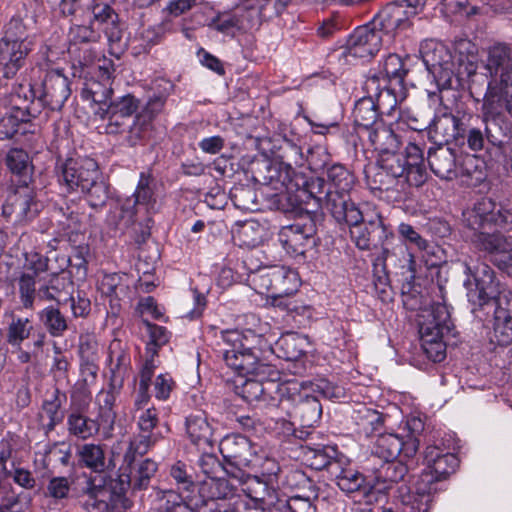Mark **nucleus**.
Wrapping results in <instances>:
<instances>
[{
    "label": "nucleus",
    "instance_id": "f257e3e1",
    "mask_svg": "<svg viewBox=\"0 0 512 512\" xmlns=\"http://www.w3.org/2000/svg\"><path fill=\"white\" fill-rule=\"evenodd\" d=\"M486 89L482 98L481 117L487 143L503 148L512 137V44L497 42L485 51L481 59Z\"/></svg>",
    "mask_w": 512,
    "mask_h": 512
},
{
    "label": "nucleus",
    "instance_id": "f03ea898",
    "mask_svg": "<svg viewBox=\"0 0 512 512\" xmlns=\"http://www.w3.org/2000/svg\"><path fill=\"white\" fill-rule=\"evenodd\" d=\"M490 198H482L468 213L466 221L473 234L471 241L473 245L491 255H502L501 262L507 267L508 262L512 265V249L507 239L499 232H488L487 227L492 224L503 229H512V210L499 208Z\"/></svg>",
    "mask_w": 512,
    "mask_h": 512
},
{
    "label": "nucleus",
    "instance_id": "7ed1b4c3",
    "mask_svg": "<svg viewBox=\"0 0 512 512\" xmlns=\"http://www.w3.org/2000/svg\"><path fill=\"white\" fill-rule=\"evenodd\" d=\"M216 345L226 364L239 375L260 376L269 369L260 363V355L269 343L262 335L251 330L243 335L238 330L221 331Z\"/></svg>",
    "mask_w": 512,
    "mask_h": 512
},
{
    "label": "nucleus",
    "instance_id": "20e7f679",
    "mask_svg": "<svg viewBox=\"0 0 512 512\" xmlns=\"http://www.w3.org/2000/svg\"><path fill=\"white\" fill-rule=\"evenodd\" d=\"M472 118V114L464 110L445 109L435 115L429 130V139L435 144L466 143L470 150L481 151L487 143L486 133L480 128L470 127Z\"/></svg>",
    "mask_w": 512,
    "mask_h": 512
},
{
    "label": "nucleus",
    "instance_id": "39448f33",
    "mask_svg": "<svg viewBox=\"0 0 512 512\" xmlns=\"http://www.w3.org/2000/svg\"><path fill=\"white\" fill-rule=\"evenodd\" d=\"M443 53L450 58L443 46L436 47L432 54L426 52L423 56V60L433 75L438 88L440 90L458 89L465 82H468L471 95L480 94L484 87V70L480 67L482 72L477 73V66L474 61L464 62L458 59V69L455 72L453 61L450 59L441 60Z\"/></svg>",
    "mask_w": 512,
    "mask_h": 512
},
{
    "label": "nucleus",
    "instance_id": "423d86ee",
    "mask_svg": "<svg viewBox=\"0 0 512 512\" xmlns=\"http://www.w3.org/2000/svg\"><path fill=\"white\" fill-rule=\"evenodd\" d=\"M427 468L421 473L416 482V496L409 506L408 512H429L432 493L436 491V482L445 480L454 473L459 465V459L453 453H443L436 446H428L424 452Z\"/></svg>",
    "mask_w": 512,
    "mask_h": 512
},
{
    "label": "nucleus",
    "instance_id": "0eeeda50",
    "mask_svg": "<svg viewBox=\"0 0 512 512\" xmlns=\"http://www.w3.org/2000/svg\"><path fill=\"white\" fill-rule=\"evenodd\" d=\"M336 221L350 227V237L360 250H372L383 247L393 236L381 215L365 220L362 211L354 202L348 203L346 209L336 211Z\"/></svg>",
    "mask_w": 512,
    "mask_h": 512
},
{
    "label": "nucleus",
    "instance_id": "6e6552de",
    "mask_svg": "<svg viewBox=\"0 0 512 512\" xmlns=\"http://www.w3.org/2000/svg\"><path fill=\"white\" fill-rule=\"evenodd\" d=\"M452 328L449 309L442 303L433 304L425 321L419 324L422 349L433 362H441L445 359L444 337L451 333Z\"/></svg>",
    "mask_w": 512,
    "mask_h": 512
},
{
    "label": "nucleus",
    "instance_id": "1a4fd4ad",
    "mask_svg": "<svg viewBox=\"0 0 512 512\" xmlns=\"http://www.w3.org/2000/svg\"><path fill=\"white\" fill-rule=\"evenodd\" d=\"M406 439L395 433H379L371 448L372 455L380 460H396L399 456L413 458L419 449V436L424 431V423L418 417L406 421Z\"/></svg>",
    "mask_w": 512,
    "mask_h": 512
},
{
    "label": "nucleus",
    "instance_id": "9d476101",
    "mask_svg": "<svg viewBox=\"0 0 512 512\" xmlns=\"http://www.w3.org/2000/svg\"><path fill=\"white\" fill-rule=\"evenodd\" d=\"M38 298L43 301H53L61 306L70 302L72 315L75 318L86 317L91 311L90 299L80 292L74 296V283L65 274L52 273L38 287Z\"/></svg>",
    "mask_w": 512,
    "mask_h": 512
},
{
    "label": "nucleus",
    "instance_id": "9b49d317",
    "mask_svg": "<svg viewBox=\"0 0 512 512\" xmlns=\"http://www.w3.org/2000/svg\"><path fill=\"white\" fill-rule=\"evenodd\" d=\"M98 163L89 157L67 158L58 160L55 174L58 184L67 193L81 191L98 176Z\"/></svg>",
    "mask_w": 512,
    "mask_h": 512
},
{
    "label": "nucleus",
    "instance_id": "f8f14e48",
    "mask_svg": "<svg viewBox=\"0 0 512 512\" xmlns=\"http://www.w3.org/2000/svg\"><path fill=\"white\" fill-rule=\"evenodd\" d=\"M42 208L35 188L30 183L18 184L3 204L2 214L17 225H25L34 220Z\"/></svg>",
    "mask_w": 512,
    "mask_h": 512
},
{
    "label": "nucleus",
    "instance_id": "ddd939ff",
    "mask_svg": "<svg viewBox=\"0 0 512 512\" xmlns=\"http://www.w3.org/2000/svg\"><path fill=\"white\" fill-rule=\"evenodd\" d=\"M296 389L287 381L248 378L242 384L240 394L247 403L276 407L283 403V394H293Z\"/></svg>",
    "mask_w": 512,
    "mask_h": 512
},
{
    "label": "nucleus",
    "instance_id": "4468645a",
    "mask_svg": "<svg viewBox=\"0 0 512 512\" xmlns=\"http://www.w3.org/2000/svg\"><path fill=\"white\" fill-rule=\"evenodd\" d=\"M91 403V396L84 387L71 391L69 412L66 427L69 436L79 440H87L96 435V425L87 413Z\"/></svg>",
    "mask_w": 512,
    "mask_h": 512
},
{
    "label": "nucleus",
    "instance_id": "2eb2a0df",
    "mask_svg": "<svg viewBox=\"0 0 512 512\" xmlns=\"http://www.w3.org/2000/svg\"><path fill=\"white\" fill-rule=\"evenodd\" d=\"M30 93L34 100L52 111H59L71 94L69 79L58 71L48 72L40 84H31Z\"/></svg>",
    "mask_w": 512,
    "mask_h": 512
},
{
    "label": "nucleus",
    "instance_id": "dca6fc26",
    "mask_svg": "<svg viewBox=\"0 0 512 512\" xmlns=\"http://www.w3.org/2000/svg\"><path fill=\"white\" fill-rule=\"evenodd\" d=\"M104 126L108 135H124L123 142L129 147L142 144L150 132V120L142 114H136L133 118L118 114L107 113Z\"/></svg>",
    "mask_w": 512,
    "mask_h": 512
},
{
    "label": "nucleus",
    "instance_id": "f3484780",
    "mask_svg": "<svg viewBox=\"0 0 512 512\" xmlns=\"http://www.w3.org/2000/svg\"><path fill=\"white\" fill-rule=\"evenodd\" d=\"M287 384L296 386L295 393L283 394V403L289 402L292 405L290 414L298 418L304 427L314 426L321 417L322 406L316 396L311 395L306 382L296 379L287 380Z\"/></svg>",
    "mask_w": 512,
    "mask_h": 512
},
{
    "label": "nucleus",
    "instance_id": "a211bd4d",
    "mask_svg": "<svg viewBox=\"0 0 512 512\" xmlns=\"http://www.w3.org/2000/svg\"><path fill=\"white\" fill-rule=\"evenodd\" d=\"M129 467V474L122 473L117 479L107 480L101 476L95 477L92 480H96L97 483H101L100 480L105 481L106 487L112 491L113 498L114 496L124 494L128 487H132L134 490L146 489L150 479L157 471V464L151 459L142 460L135 466L130 465Z\"/></svg>",
    "mask_w": 512,
    "mask_h": 512
},
{
    "label": "nucleus",
    "instance_id": "6ab92c4d",
    "mask_svg": "<svg viewBox=\"0 0 512 512\" xmlns=\"http://www.w3.org/2000/svg\"><path fill=\"white\" fill-rule=\"evenodd\" d=\"M416 14V7L408 3V0H404L401 3L385 6L374 18V24L379 27L383 35L392 38L410 29L411 18Z\"/></svg>",
    "mask_w": 512,
    "mask_h": 512
},
{
    "label": "nucleus",
    "instance_id": "aec40b11",
    "mask_svg": "<svg viewBox=\"0 0 512 512\" xmlns=\"http://www.w3.org/2000/svg\"><path fill=\"white\" fill-rule=\"evenodd\" d=\"M466 272L471 274L473 282L467 281L468 301L478 308H483L490 304V300L495 298L498 289V283L495 281L494 271L487 264L480 263L474 270L466 266Z\"/></svg>",
    "mask_w": 512,
    "mask_h": 512
},
{
    "label": "nucleus",
    "instance_id": "412c9836",
    "mask_svg": "<svg viewBox=\"0 0 512 512\" xmlns=\"http://www.w3.org/2000/svg\"><path fill=\"white\" fill-rule=\"evenodd\" d=\"M383 34L374 20L355 29L347 40L343 55L345 57L368 59L373 57L381 48Z\"/></svg>",
    "mask_w": 512,
    "mask_h": 512
},
{
    "label": "nucleus",
    "instance_id": "4be33fe9",
    "mask_svg": "<svg viewBox=\"0 0 512 512\" xmlns=\"http://www.w3.org/2000/svg\"><path fill=\"white\" fill-rule=\"evenodd\" d=\"M294 272H285L282 270L274 271L271 274V286L273 292V304L282 307L289 313L296 315L310 316V307L299 304L297 300L289 296L297 291V278Z\"/></svg>",
    "mask_w": 512,
    "mask_h": 512
},
{
    "label": "nucleus",
    "instance_id": "5701e85b",
    "mask_svg": "<svg viewBox=\"0 0 512 512\" xmlns=\"http://www.w3.org/2000/svg\"><path fill=\"white\" fill-rule=\"evenodd\" d=\"M316 225L309 219L305 223L295 222L283 226L278 238L282 247L291 255H304L308 248L315 245Z\"/></svg>",
    "mask_w": 512,
    "mask_h": 512
},
{
    "label": "nucleus",
    "instance_id": "b1692460",
    "mask_svg": "<svg viewBox=\"0 0 512 512\" xmlns=\"http://www.w3.org/2000/svg\"><path fill=\"white\" fill-rule=\"evenodd\" d=\"M495 305L494 336L499 345L512 342V291L497 289L495 298L490 300Z\"/></svg>",
    "mask_w": 512,
    "mask_h": 512
},
{
    "label": "nucleus",
    "instance_id": "393cba45",
    "mask_svg": "<svg viewBox=\"0 0 512 512\" xmlns=\"http://www.w3.org/2000/svg\"><path fill=\"white\" fill-rule=\"evenodd\" d=\"M219 450L228 463L239 469L254 465L256 452L251 441L243 435H227L220 441Z\"/></svg>",
    "mask_w": 512,
    "mask_h": 512
},
{
    "label": "nucleus",
    "instance_id": "a878e982",
    "mask_svg": "<svg viewBox=\"0 0 512 512\" xmlns=\"http://www.w3.org/2000/svg\"><path fill=\"white\" fill-rule=\"evenodd\" d=\"M114 73L111 62L104 63L98 67L97 78H91L85 82L81 91V97L85 101L98 104L99 107L106 106V103L113 94L112 76Z\"/></svg>",
    "mask_w": 512,
    "mask_h": 512
},
{
    "label": "nucleus",
    "instance_id": "bb28decb",
    "mask_svg": "<svg viewBox=\"0 0 512 512\" xmlns=\"http://www.w3.org/2000/svg\"><path fill=\"white\" fill-rule=\"evenodd\" d=\"M303 191L315 201L318 207L329 210L335 220L336 211L341 210L343 212L349 203L342 200L335 192H332L331 187L320 177H312L304 181Z\"/></svg>",
    "mask_w": 512,
    "mask_h": 512
},
{
    "label": "nucleus",
    "instance_id": "cd10ccee",
    "mask_svg": "<svg viewBox=\"0 0 512 512\" xmlns=\"http://www.w3.org/2000/svg\"><path fill=\"white\" fill-rule=\"evenodd\" d=\"M165 505L172 512H219L220 505L216 500L201 497L200 494L177 495L174 491L165 492Z\"/></svg>",
    "mask_w": 512,
    "mask_h": 512
},
{
    "label": "nucleus",
    "instance_id": "c85d7f7f",
    "mask_svg": "<svg viewBox=\"0 0 512 512\" xmlns=\"http://www.w3.org/2000/svg\"><path fill=\"white\" fill-rule=\"evenodd\" d=\"M237 486H241L242 492L249 498L248 502L258 503L266 506L277 505V493L257 476L245 475L239 470L234 477Z\"/></svg>",
    "mask_w": 512,
    "mask_h": 512
},
{
    "label": "nucleus",
    "instance_id": "c756f323",
    "mask_svg": "<svg viewBox=\"0 0 512 512\" xmlns=\"http://www.w3.org/2000/svg\"><path fill=\"white\" fill-rule=\"evenodd\" d=\"M427 161L431 171L440 179L452 180L459 176L455 151L444 144L430 148Z\"/></svg>",
    "mask_w": 512,
    "mask_h": 512
},
{
    "label": "nucleus",
    "instance_id": "7c9ffc66",
    "mask_svg": "<svg viewBox=\"0 0 512 512\" xmlns=\"http://www.w3.org/2000/svg\"><path fill=\"white\" fill-rule=\"evenodd\" d=\"M186 434L192 444L205 450L215 443L214 427L204 412L189 415L185 422Z\"/></svg>",
    "mask_w": 512,
    "mask_h": 512
},
{
    "label": "nucleus",
    "instance_id": "2f4dec72",
    "mask_svg": "<svg viewBox=\"0 0 512 512\" xmlns=\"http://www.w3.org/2000/svg\"><path fill=\"white\" fill-rule=\"evenodd\" d=\"M169 31H171V22L168 19L158 25L144 28L132 38L131 54L135 57L148 54L154 46L161 43L164 35Z\"/></svg>",
    "mask_w": 512,
    "mask_h": 512
},
{
    "label": "nucleus",
    "instance_id": "473e14b6",
    "mask_svg": "<svg viewBox=\"0 0 512 512\" xmlns=\"http://www.w3.org/2000/svg\"><path fill=\"white\" fill-rule=\"evenodd\" d=\"M32 51L29 47L7 44L0 41V75L5 79H13L26 63Z\"/></svg>",
    "mask_w": 512,
    "mask_h": 512
},
{
    "label": "nucleus",
    "instance_id": "72a5a7b5",
    "mask_svg": "<svg viewBox=\"0 0 512 512\" xmlns=\"http://www.w3.org/2000/svg\"><path fill=\"white\" fill-rule=\"evenodd\" d=\"M138 212L132 197L118 199L108 211L105 223L112 230L124 231L136 222Z\"/></svg>",
    "mask_w": 512,
    "mask_h": 512
},
{
    "label": "nucleus",
    "instance_id": "f704fd0d",
    "mask_svg": "<svg viewBox=\"0 0 512 512\" xmlns=\"http://www.w3.org/2000/svg\"><path fill=\"white\" fill-rule=\"evenodd\" d=\"M89 480L83 493L85 500L82 507L87 512H109L112 502V491L107 488L105 481Z\"/></svg>",
    "mask_w": 512,
    "mask_h": 512
},
{
    "label": "nucleus",
    "instance_id": "c9c22d12",
    "mask_svg": "<svg viewBox=\"0 0 512 512\" xmlns=\"http://www.w3.org/2000/svg\"><path fill=\"white\" fill-rule=\"evenodd\" d=\"M230 479H226L223 477H212L206 478L201 481L198 494L201 497H206L212 500H220V499H228L234 496L237 492V482L234 479L237 476V473H229Z\"/></svg>",
    "mask_w": 512,
    "mask_h": 512
},
{
    "label": "nucleus",
    "instance_id": "e433bc0d",
    "mask_svg": "<svg viewBox=\"0 0 512 512\" xmlns=\"http://www.w3.org/2000/svg\"><path fill=\"white\" fill-rule=\"evenodd\" d=\"M66 400V393L58 388H55L44 399L41 406L40 417L43 421L47 420V422L44 423L46 432L54 430L55 427L63 421L64 411L62 406Z\"/></svg>",
    "mask_w": 512,
    "mask_h": 512
},
{
    "label": "nucleus",
    "instance_id": "4c0bfd02",
    "mask_svg": "<svg viewBox=\"0 0 512 512\" xmlns=\"http://www.w3.org/2000/svg\"><path fill=\"white\" fill-rule=\"evenodd\" d=\"M110 380L115 388H122L131 365L129 353L121 346L120 341H113L109 347Z\"/></svg>",
    "mask_w": 512,
    "mask_h": 512
},
{
    "label": "nucleus",
    "instance_id": "58836bf2",
    "mask_svg": "<svg viewBox=\"0 0 512 512\" xmlns=\"http://www.w3.org/2000/svg\"><path fill=\"white\" fill-rule=\"evenodd\" d=\"M365 133L371 146L379 155L397 152L400 141L390 125L382 121L376 123L374 127L368 129Z\"/></svg>",
    "mask_w": 512,
    "mask_h": 512
},
{
    "label": "nucleus",
    "instance_id": "ea45409f",
    "mask_svg": "<svg viewBox=\"0 0 512 512\" xmlns=\"http://www.w3.org/2000/svg\"><path fill=\"white\" fill-rule=\"evenodd\" d=\"M9 322L5 331V341L12 348H19L23 342L29 339L34 327L28 317L16 315L13 311L5 313Z\"/></svg>",
    "mask_w": 512,
    "mask_h": 512
},
{
    "label": "nucleus",
    "instance_id": "a19ab883",
    "mask_svg": "<svg viewBox=\"0 0 512 512\" xmlns=\"http://www.w3.org/2000/svg\"><path fill=\"white\" fill-rule=\"evenodd\" d=\"M232 233L233 240L240 247L254 248L263 241L266 229L258 221L250 219L236 224Z\"/></svg>",
    "mask_w": 512,
    "mask_h": 512
},
{
    "label": "nucleus",
    "instance_id": "79ce46f5",
    "mask_svg": "<svg viewBox=\"0 0 512 512\" xmlns=\"http://www.w3.org/2000/svg\"><path fill=\"white\" fill-rule=\"evenodd\" d=\"M328 186L331 187L332 192L338 194L345 202H352L349 196L355 179L354 175L342 164H333L327 168Z\"/></svg>",
    "mask_w": 512,
    "mask_h": 512
},
{
    "label": "nucleus",
    "instance_id": "37998d69",
    "mask_svg": "<svg viewBox=\"0 0 512 512\" xmlns=\"http://www.w3.org/2000/svg\"><path fill=\"white\" fill-rule=\"evenodd\" d=\"M156 182L150 172H141L134 193L130 196L133 198L135 208L143 207L146 212L154 209L156 204L155 196Z\"/></svg>",
    "mask_w": 512,
    "mask_h": 512
},
{
    "label": "nucleus",
    "instance_id": "c03bdc74",
    "mask_svg": "<svg viewBox=\"0 0 512 512\" xmlns=\"http://www.w3.org/2000/svg\"><path fill=\"white\" fill-rule=\"evenodd\" d=\"M308 347L307 338L298 333H286L276 342L278 356L289 361L300 359Z\"/></svg>",
    "mask_w": 512,
    "mask_h": 512
},
{
    "label": "nucleus",
    "instance_id": "a18cd8bd",
    "mask_svg": "<svg viewBox=\"0 0 512 512\" xmlns=\"http://www.w3.org/2000/svg\"><path fill=\"white\" fill-rule=\"evenodd\" d=\"M353 419L360 435L371 437L379 433L384 426V418L378 411L360 406L354 412Z\"/></svg>",
    "mask_w": 512,
    "mask_h": 512
},
{
    "label": "nucleus",
    "instance_id": "49530a36",
    "mask_svg": "<svg viewBox=\"0 0 512 512\" xmlns=\"http://www.w3.org/2000/svg\"><path fill=\"white\" fill-rule=\"evenodd\" d=\"M332 476L335 477L337 486L345 493H353L363 486L364 476L356 469L346 465V459L342 458L340 463L333 465Z\"/></svg>",
    "mask_w": 512,
    "mask_h": 512
},
{
    "label": "nucleus",
    "instance_id": "de8ad7c7",
    "mask_svg": "<svg viewBox=\"0 0 512 512\" xmlns=\"http://www.w3.org/2000/svg\"><path fill=\"white\" fill-rule=\"evenodd\" d=\"M5 164L12 174L20 178L19 184L31 182L33 166L25 150L20 148L10 149L6 154Z\"/></svg>",
    "mask_w": 512,
    "mask_h": 512
},
{
    "label": "nucleus",
    "instance_id": "09e8293b",
    "mask_svg": "<svg viewBox=\"0 0 512 512\" xmlns=\"http://www.w3.org/2000/svg\"><path fill=\"white\" fill-rule=\"evenodd\" d=\"M38 319L52 337H62L68 330V319L58 305H50L39 311Z\"/></svg>",
    "mask_w": 512,
    "mask_h": 512
},
{
    "label": "nucleus",
    "instance_id": "8fccbe9b",
    "mask_svg": "<svg viewBox=\"0 0 512 512\" xmlns=\"http://www.w3.org/2000/svg\"><path fill=\"white\" fill-rule=\"evenodd\" d=\"M380 111L377 108L374 100L370 97H362L354 106L353 119L357 127L362 128L364 132L374 127L376 123L382 122L379 120Z\"/></svg>",
    "mask_w": 512,
    "mask_h": 512
},
{
    "label": "nucleus",
    "instance_id": "3c124183",
    "mask_svg": "<svg viewBox=\"0 0 512 512\" xmlns=\"http://www.w3.org/2000/svg\"><path fill=\"white\" fill-rule=\"evenodd\" d=\"M373 471L376 483L389 488L393 483L403 480L408 467L401 460H382L380 466L374 467Z\"/></svg>",
    "mask_w": 512,
    "mask_h": 512
},
{
    "label": "nucleus",
    "instance_id": "603ef678",
    "mask_svg": "<svg viewBox=\"0 0 512 512\" xmlns=\"http://www.w3.org/2000/svg\"><path fill=\"white\" fill-rule=\"evenodd\" d=\"M139 104L140 101L135 96L127 94L111 101L105 107H98L94 114L100 119H105L107 113L133 118L138 114Z\"/></svg>",
    "mask_w": 512,
    "mask_h": 512
},
{
    "label": "nucleus",
    "instance_id": "864d4df0",
    "mask_svg": "<svg viewBox=\"0 0 512 512\" xmlns=\"http://www.w3.org/2000/svg\"><path fill=\"white\" fill-rule=\"evenodd\" d=\"M0 41L11 45L33 48V40L27 32V27L21 18L13 17L5 25Z\"/></svg>",
    "mask_w": 512,
    "mask_h": 512
},
{
    "label": "nucleus",
    "instance_id": "5fc2aeb1",
    "mask_svg": "<svg viewBox=\"0 0 512 512\" xmlns=\"http://www.w3.org/2000/svg\"><path fill=\"white\" fill-rule=\"evenodd\" d=\"M80 192L85 195L89 206L93 209L104 207L110 198L109 184L103 179L100 170L98 176L94 177L88 187H84Z\"/></svg>",
    "mask_w": 512,
    "mask_h": 512
},
{
    "label": "nucleus",
    "instance_id": "6e6d98bb",
    "mask_svg": "<svg viewBox=\"0 0 512 512\" xmlns=\"http://www.w3.org/2000/svg\"><path fill=\"white\" fill-rule=\"evenodd\" d=\"M246 17L250 29H257L264 21L276 17L271 0H253L246 5Z\"/></svg>",
    "mask_w": 512,
    "mask_h": 512
},
{
    "label": "nucleus",
    "instance_id": "4d7b16f0",
    "mask_svg": "<svg viewBox=\"0 0 512 512\" xmlns=\"http://www.w3.org/2000/svg\"><path fill=\"white\" fill-rule=\"evenodd\" d=\"M78 455L84 466L96 473H102L109 467L104 449L99 444H83L79 447Z\"/></svg>",
    "mask_w": 512,
    "mask_h": 512
},
{
    "label": "nucleus",
    "instance_id": "13d9d810",
    "mask_svg": "<svg viewBox=\"0 0 512 512\" xmlns=\"http://www.w3.org/2000/svg\"><path fill=\"white\" fill-rule=\"evenodd\" d=\"M19 300L24 309H34L35 300L38 297L36 278L30 273H21L18 278Z\"/></svg>",
    "mask_w": 512,
    "mask_h": 512
},
{
    "label": "nucleus",
    "instance_id": "bf43d9fd",
    "mask_svg": "<svg viewBox=\"0 0 512 512\" xmlns=\"http://www.w3.org/2000/svg\"><path fill=\"white\" fill-rule=\"evenodd\" d=\"M170 477L178 487L179 493H176L177 495H187L195 492L196 485L193 476L185 463L177 461L173 464L170 468Z\"/></svg>",
    "mask_w": 512,
    "mask_h": 512
},
{
    "label": "nucleus",
    "instance_id": "052dcab7",
    "mask_svg": "<svg viewBox=\"0 0 512 512\" xmlns=\"http://www.w3.org/2000/svg\"><path fill=\"white\" fill-rule=\"evenodd\" d=\"M310 466L316 470L326 469L332 474L333 465L340 463L342 458L337 457V450L334 447L326 446L311 450Z\"/></svg>",
    "mask_w": 512,
    "mask_h": 512
},
{
    "label": "nucleus",
    "instance_id": "680f3d73",
    "mask_svg": "<svg viewBox=\"0 0 512 512\" xmlns=\"http://www.w3.org/2000/svg\"><path fill=\"white\" fill-rule=\"evenodd\" d=\"M71 491V482L67 477H52L47 484L45 496L55 505H63L68 500Z\"/></svg>",
    "mask_w": 512,
    "mask_h": 512
},
{
    "label": "nucleus",
    "instance_id": "e2e57ef3",
    "mask_svg": "<svg viewBox=\"0 0 512 512\" xmlns=\"http://www.w3.org/2000/svg\"><path fill=\"white\" fill-rule=\"evenodd\" d=\"M370 188L378 191H389L395 188L398 180L379 165L370 167L366 172Z\"/></svg>",
    "mask_w": 512,
    "mask_h": 512
},
{
    "label": "nucleus",
    "instance_id": "0e129e2a",
    "mask_svg": "<svg viewBox=\"0 0 512 512\" xmlns=\"http://www.w3.org/2000/svg\"><path fill=\"white\" fill-rule=\"evenodd\" d=\"M402 58L397 54H389L383 62L380 73L388 79L389 82L395 81L402 84L407 74Z\"/></svg>",
    "mask_w": 512,
    "mask_h": 512
},
{
    "label": "nucleus",
    "instance_id": "69168bd1",
    "mask_svg": "<svg viewBox=\"0 0 512 512\" xmlns=\"http://www.w3.org/2000/svg\"><path fill=\"white\" fill-rule=\"evenodd\" d=\"M231 199L234 205L241 210H254L257 206L255 190L248 185L235 186L231 192Z\"/></svg>",
    "mask_w": 512,
    "mask_h": 512
},
{
    "label": "nucleus",
    "instance_id": "338daca9",
    "mask_svg": "<svg viewBox=\"0 0 512 512\" xmlns=\"http://www.w3.org/2000/svg\"><path fill=\"white\" fill-rule=\"evenodd\" d=\"M154 444L152 433H142L130 441L129 447L124 455V461L128 466L133 465L137 455L146 454Z\"/></svg>",
    "mask_w": 512,
    "mask_h": 512
},
{
    "label": "nucleus",
    "instance_id": "774afa93",
    "mask_svg": "<svg viewBox=\"0 0 512 512\" xmlns=\"http://www.w3.org/2000/svg\"><path fill=\"white\" fill-rule=\"evenodd\" d=\"M277 509L281 512H316V507L311 500L299 495L291 496L285 500L277 499Z\"/></svg>",
    "mask_w": 512,
    "mask_h": 512
}]
</instances>
